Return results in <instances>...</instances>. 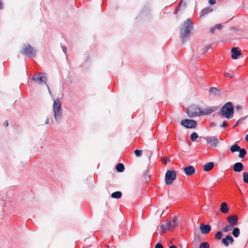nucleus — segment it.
I'll list each match as a JSON object with an SVG mask.
<instances>
[{
	"instance_id": "nucleus-12",
	"label": "nucleus",
	"mask_w": 248,
	"mask_h": 248,
	"mask_svg": "<svg viewBox=\"0 0 248 248\" xmlns=\"http://www.w3.org/2000/svg\"><path fill=\"white\" fill-rule=\"evenodd\" d=\"M229 224L232 227L236 225L238 222V218L236 215H232L227 217Z\"/></svg>"
},
{
	"instance_id": "nucleus-26",
	"label": "nucleus",
	"mask_w": 248,
	"mask_h": 248,
	"mask_svg": "<svg viewBox=\"0 0 248 248\" xmlns=\"http://www.w3.org/2000/svg\"><path fill=\"white\" fill-rule=\"evenodd\" d=\"M160 228L161 229L162 232H164L166 230H169V227L168 223V221L166 222V223L162 224L160 226Z\"/></svg>"
},
{
	"instance_id": "nucleus-35",
	"label": "nucleus",
	"mask_w": 248,
	"mask_h": 248,
	"mask_svg": "<svg viewBox=\"0 0 248 248\" xmlns=\"http://www.w3.org/2000/svg\"><path fill=\"white\" fill-rule=\"evenodd\" d=\"M228 125V123L226 121H224L223 123L220 125V127L221 128H225Z\"/></svg>"
},
{
	"instance_id": "nucleus-2",
	"label": "nucleus",
	"mask_w": 248,
	"mask_h": 248,
	"mask_svg": "<svg viewBox=\"0 0 248 248\" xmlns=\"http://www.w3.org/2000/svg\"><path fill=\"white\" fill-rule=\"evenodd\" d=\"M192 29L193 23L189 19H187L184 22L180 29V35L183 43L187 40Z\"/></svg>"
},
{
	"instance_id": "nucleus-31",
	"label": "nucleus",
	"mask_w": 248,
	"mask_h": 248,
	"mask_svg": "<svg viewBox=\"0 0 248 248\" xmlns=\"http://www.w3.org/2000/svg\"><path fill=\"white\" fill-rule=\"evenodd\" d=\"M222 234H223V233L221 231H218L215 234V238L219 240L221 238V237L222 236Z\"/></svg>"
},
{
	"instance_id": "nucleus-42",
	"label": "nucleus",
	"mask_w": 248,
	"mask_h": 248,
	"mask_svg": "<svg viewBox=\"0 0 248 248\" xmlns=\"http://www.w3.org/2000/svg\"><path fill=\"white\" fill-rule=\"evenodd\" d=\"M45 124H48L49 123V119L48 118H47L46 120L45 121Z\"/></svg>"
},
{
	"instance_id": "nucleus-50",
	"label": "nucleus",
	"mask_w": 248,
	"mask_h": 248,
	"mask_svg": "<svg viewBox=\"0 0 248 248\" xmlns=\"http://www.w3.org/2000/svg\"><path fill=\"white\" fill-rule=\"evenodd\" d=\"M5 124L6 126H7L8 125V123L7 122H6Z\"/></svg>"
},
{
	"instance_id": "nucleus-47",
	"label": "nucleus",
	"mask_w": 248,
	"mask_h": 248,
	"mask_svg": "<svg viewBox=\"0 0 248 248\" xmlns=\"http://www.w3.org/2000/svg\"><path fill=\"white\" fill-rule=\"evenodd\" d=\"M169 248H177L175 246H174V245H172L170 247H169Z\"/></svg>"
},
{
	"instance_id": "nucleus-44",
	"label": "nucleus",
	"mask_w": 248,
	"mask_h": 248,
	"mask_svg": "<svg viewBox=\"0 0 248 248\" xmlns=\"http://www.w3.org/2000/svg\"><path fill=\"white\" fill-rule=\"evenodd\" d=\"M236 109L237 110H239V109H242V107H241L240 106H237L236 107Z\"/></svg>"
},
{
	"instance_id": "nucleus-41",
	"label": "nucleus",
	"mask_w": 248,
	"mask_h": 248,
	"mask_svg": "<svg viewBox=\"0 0 248 248\" xmlns=\"http://www.w3.org/2000/svg\"><path fill=\"white\" fill-rule=\"evenodd\" d=\"M215 29H216V28L215 27H211L210 28V32L212 33H214L215 31Z\"/></svg>"
},
{
	"instance_id": "nucleus-49",
	"label": "nucleus",
	"mask_w": 248,
	"mask_h": 248,
	"mask_svg": "<svg viewBox=\"0 0 248 248\" xmlns=\"http://www.w3.org/2000/svg\"><path fill=\"white\" fill-rule=\"evenodd\" d=\"M162 216H165V213H164V211H163L161 214Z\"/></svg>"
},
{
	"instance_id": "nucleus-25",
	"label": "nucleus",
	"mask_w": 248,
	"mask_h": 248,
	"mask_svg": "<svg viewBox=\"0 0 248 248\" xmlns=\"http://www.w3.org/2000/svg\"><path fill=\"white\" fill-rule=\"evenodd\" d=\"M232 235L235 237H238L240 235V230L238 228H234L232 232Z\"/></svg>"
},
{
	"instance_id": "nucleus-34",
	"label": "nucleus",
	"mask_w": 248,
	"mask_h": 248,
	"mask_svg": "<svg viewBox=\"0 0 248 248\" xmlns=\"http://www.w3.org/2000/svg\"><path fill=\"white\" fill-rule=\"evenodd\" d=\"M247 116H245V117H242L241 118H240L237 121V124H240L241 123V122H242L243 121H244L246 118H247Z\"/></svg>"
},
{
	"instance_id": "nucleus-32",
	"label": "nucleus",
	"mask_w": 248,
	"mask_h": 248,
	"mask_svg": "<svg viewBox=\"0 0 248 248\" xmlns=\"http://www.w3.org/2000/svg\"><path fill=\"white\" fill-rule=\"evenodd\" d=\"M142 151L141 150H135V154L136 156L140 157L141 155Z\"/></svg>"
},
{
	"instance_id": "nucleus-38",
	"label": "nucleus",
	"mask_w": 248,
	"mask_h": 248,
	"mask_svg": "<svg viewBox=\"0 0 248 248\" xmlns=\"http://www.w3.org/2000/svg\"><path fill=\"white\" fill-rule=\"evenodd\" d=\"M224 76L226 77H230V78H233V76L232 75H230V74L229 73H225L224 74Z\"/></svg>"
},
{
	"instance_id": "nucleus-24",
	"label": "nucleus",
	"mask_w": 248,
	"mask_h": 248,
	"mask_svg": "<svg viewBox=\"0 0 248 248\" xmlns=\"http://www.w3.org/2000/svg\"><path fill=\"white\" fill-rule=\"evenodd\" d=\"M238 152H239V154L238 155V157L239 158H244L247 154L246 150L243 148V149L240 148V150H239Z\"/></svg>"
},
{
	"instance_id": "nucleus-33",
	"label": "nucleus",
	"mask_w": 248,
	"mask_h": 248,
	"mask_svg": "<svg viewBox=\"0 0 248 248\" xmlns=\"http://www.w3.org/2000/svg\"><path fill=\"white\" fill-rule=\"evenodd\" d=\"M211 47V45H207L204 48H203V53H206V52H207Z\"/></svg>"
},
{
	"instance_id": "nucleus-27",
	"label": "nucleus",
	"mask_w": 248,
	"mask_h": 248,
	"mask_svg": "<svg viewBox=\"0 0 248 248\" xmlns=\"http://www.w3.org/2000/svg\"><path fill=\"white\" fill-rule=\"evenodd\" d=\"M233 227L230 224L226 225L222 228V230L224 232H227L232 230Z\"/></svg>"
},
{
	"instance_id": "nucleus-54",
	"label": "nucleus",
	"mask_w": 248,
	"mask_h": 248,
	"mask_svg": "<svg viewBox=\"0 0 248 248\" xmlns=\"http://www.w3.org/2000/svg\"><path fill=\"white\" fill-rule=\"evenodd\" d=\"M107 248H109V246H107Z\"/></svg>"
},
{
	"instance_id": "nucleus-29",
	"label": "nucleus",
	"mask_w": 248,
	"mask_h": 248,
	"mask_svg": "<svg viewBox=\"0 0 248 248\" xmlns=\"http://www.w3.org/2000/svg\"><path fill=\"white\" fill-rule=\"evenodd\" d=\"M190 138L192 140L195 141L198 138V135L197 133L193 132L190 135Z\"/></svg>"
},
{
	"instance_id": "nucleus-18",
	"label": "nucleus",
	"mask_w": 248,
	"mask_h": 248,
	"mask_svg": "<svg viewBox=\"0 0 248 248\" xmlns=\"http://www.w3.org/2000/svg\"><path fill=\"white\" fill-rule=\"evenodd\" d=\"M220 211L223 213H227L229 211V208L228 207L227 204L225 202L221 203L220 208Z\"/></svg>"
},
{
	"instance_id": "nucleus-13",
	"label": "nucleus",
	"mask_w": 248,
	"mask_h": 248,
	"mask_svg": "<svg viewBox=\"0 0 248 248\" xmlns=\"http://www.w3.org/2000/svg\"><path fill=\"white\" fill-rule=\"evenodd\" d=\"M185 173L187 176H191L195 172V169L193 166H188L184 169Z\"/></svg>"
},
{
	"instance_id": "nucleus-6",
	"label": "nucleus",
	"mask_w": 248,
	"mask_h": 248,
	"mask_svg": "<svg viewBox=\"0 0 248 248\" xmlns=\"http://www.w3.org/2000/svg\"><path fill=\"white\" fill-rule=\"evenodd\" d=\"M176 173L173 170H167L165 174V182L167 185H171L176 179Z\"/></svg>"
},
{
	"instance_id": "nucleus-22",
	"label": "nucleus",
	"mask_w": 248,
	"mask_h": 248,
	"mask_svg": "<svg viewBox=\"0 0 248 248\" xmlns=\"http://www.w3.org/2000/svg\"><path fill=\"white\" fill-rule=\"evenodd\" d=\"M212 8L210 7L204 8L202 10L201 16L207 14L212 12Z\"/></svg>"
},
{
	"instance_id": "nucleus-40",
	"label": "nucleus",
	"mask_w": 248,
	"mask_h": 248,
	"mask_svg": "<svg viewBox=\"0 0 248 248\" xmlns=\"http://www.w3.org/2000/svg\"><path fill=\"white\" fill-rule=\"evenodd\" d=\"M209 3L210 4H214L216 3V0H209Z\"/></svg>"
},
{
	"instance_id": "nucleus-30",
	"label": "nucleus",
	"mask_w": 248,
	"mask_h": 248,
	"mask_svg": "<svg viewBox=\"0 0 248 248\" xmlns=\"http://www.w3.org/2000/svg\"><path fill=\"white\" fill-rule=\"evenodd\" d=\"M243 181L246 183H248V173L245 172L243 174Z\"/></svg>"
},
{
	"instance_id": "nucleus-45",
	"label": "nucleus",
	"mask_w": 248,
	"mask_h": 248,
	"mask_svg": "<svg viewBox=\"0 0 248 248\" xmlns=\"http://www.w3.org/2000/svg\"><path fill=\"white\" fill-rule=\"evenodd\" d=\"M216 123H214V122H212L211 124V126H212V127H214V126H216Z\"/></svg>"
},
{
	"instance_id": "nucleus-1",
	"label": "nucleus",
	"mask_w": 248,
	"mask_h": 248,
	"mask_svg": "<svg viewBox=\"0 0 248 248\" xmlns=\"http://www.w3.org/2000/svg\"><path fill=\"white\" fill-rule=\"evenodd\" d=\"M215 110V108L209 107L202 110L198 106L191 105L187 108L186 113L190 117H194L211 114Z\"/></svg>"
},
{
	"instance_id": "nucleus-39",
	"label": "nucleus",
	"mask_w": 248,
	"mask_h": 248,
	"mask_svg": "<svg viewBox=\"0 0 248 248\" xmlns=\"http://www.w3.org/2000/svg\"><path fill=\"white\" fill-rule=\"evenodd\" d=\"M62 51L63 52L66 54V51H67V48L66 46H62Z\"/></svg>"
},
{
	"instance_id": "nucleus-10",
	"label": "nucleus",
	"mask_w": 248,
	"mask_h": 248,
	"mask_svg": "<svg viewBox=\"0 0 248 248\" xmlns=\"http://www.w3.org/2000/svg\"><path fill=\"white\" fill-rule=\"evenodd\" d=\"M168 223L169 227V231H172L176 227L178 226V218L174 217L172 220H168Z\"/></svg>"
},
{
	"instance_id": "nucleus-16",
	"label": "nucleus",
	"mask_w": 248,
	"mask_h": 248,
	"mask_svg": "<svg viewBox=\"0 0 248 248\" xmlns=\"http://www.w3.org/2000/svg\"><path fill=\"white\" fill-rule=\"evenodd\" d=\"M232 53V58L233 60H236L238 58V56L241 55V52L239 51L237 47H233L231 50Z\"/></svg>"
},
{
	"instance_id": "nucleus-51",
	"label": "nucleus",
	"mask_w": 248,
	"mask_h": 248,
	"mask_svg": "<svg viewBox=\"0 0 248 248\" xmlns=\"http://www.w3.org/2000/svg\"><path fill=\"white\" fill-rule=\"evenodd\" d=\"M183 3V0H181V2H180V4H182V3Z\"/></svg>"
},
{
	"instance_id": "nucleus-46",
	"label": "nucleus",
	"mask_w": 248,
	"mask_h": 248,
	"mask_svg": "<svg viewBox=\"0 0 248 248\" xmlns=\"http://www.w3.org/2000/svg\"><path fill=\"white\" fill-rule=\"evenodd\" d=\"M168 161V160L167 158H164L163 160V162L164 163H167Z\"/></svg>"
},
{
	"instance_id": "nucleus-4",
	"label": "nucleus",
	"mask_w": 248,
	"mask_h": 248,
	"mask_svg": "<svg viewBox=\"0 0 248 248\" xmlns=\"http://www.w3.org/2000/svg\"><path fill=\"white\" fill-rule=\"evenodd\" d=\"M53 111L55 121L57 123H60L62 120V108L61 101L59 98H57L53 101Z\"/></svg>"
},
{
	"instance_id": "nucleus-15",
	"label": "nucleus",
	"mask_w": 248,
	"mask_h": 248,
	"mask_svg": "<svg viewBox=\"0 0 248 248\" xmlns=\"http://www.w3.org/2000/svg\"><path fill=\"white\" fill-rule=\"evenodd\" d=\"M209 93L213 96H219L221 94V91L216 87H211L209 89Z\"/></svg>"
},
{
	"instance_id": "nucleus-23",
	"label": "nucleus",
	"mask_w": 248,
	"mask_h": 248,
	"mask_svg": "<svg viewBox=\"0 0 248 248\" xmlns=\"http://www.w3.org/2000/svg\"><path fill=\"white\" fill-rule=\"evenodd\" d=\"M122 194L120 191H116L111 194V197L113 198L119 199L121 198Z\"/></svg>"
},
{
	"instance_id": "nucleus-48",
	"label": "nucleus",
	"mask_w": 248,
	"mask_h": 248,
	"mask_svg": "<svg viewBox=\"0 0 248 248\" xmlns=\"http://www.w3.org/2000/svg\"><path fill=\"white\" fill-rule=\"evenodd\" d=\"M245 140L246 141H247L248 142V134L246 136Z\"/></svg>"
},
{
	"instance_id": "nucleus-21",
	"label": "nucleus",
	"mask_w": 248,
	"mask_h": 248,
	"mask_svg": "<svg viewBox=\"0 0 248 248\" xmlns=\"http://www.w3.org/2000/svg\"><path fill=\"white\" fill-rule=\"evenodd\" d=\"M116 169L118 172H122L124 170V165L122 163H118L116 166Z\"/></svg>"
},
{
	"instance_id": "nucleus-14",
	"label": "nucleus",
	"mask_w": 248,
	"mask_h": 248,
	"mask_svg": "<svg viewBox=\"0 0 248 248\" xmlns=\"http://www.w3.org/2000/svg\"><path fill=\"white\" fill-rule=\"evenodd\" d=\"M234 240L231 235H227L225 238H223L221 240V242L225 246H228L229 245V242L230 243L232 244Z\"/></svg>"
},
{
	"instance_id": "nucleus-53",
	"label": "nucleus",
	"mask_w": 248,
	"mask_h": 248,
	"mask_svg": "<svg viewBox=\"0 0 248 248\" xmlns=\"http://www.w3.org/2000/svg\"><path fill=\"white\" fill-rule=\"evenodd\" d=\"M238 124H237V123L235 124V125H234V126H233V127H235L236 126H237Z\"/></svg>"
},
{
	"instance_id": "nucleus-28",
	"label": "nucleus",
	"mask_w": 248,
	"mask_h": 248,
	"mask_svg": "<svg viewBox=\"0 0 248 248\" xmlns=\"http://www.w3.org/2000/svg\"><path fill=\"white\" fill-rule=\"evenodd\" d=\"M210 246L208 242H204L201 243L199 248H209Z\"/></svg>"
},
{
	"instance_id": "nucleus-52",
	"label": "nucleus",
	"mask_w": 248,
	"mask_h": 248,
	"mask_svg": "<svg viewBox=\"0 0 248 248\" xmlns=\"http://www.w3.org/2000/svg\"><path fill=\"white\" fill-rule=\"evenodd\" d=\"M46 86H47V89H48V91H49V92L50 93V91H49V87L48 86V85H46Z\"/></svg>"
},
{
	"instance_id": "nucleus-19",
	"label": "nucleus",
	"mask_w": 248,
	"mask_h": 248,
	"mask_svg": "<svg viewBox=\"0 0 248 248\" xmlns=\"http://www.w3.org/2000/svg\"><path fill=\"white\" fill-rule=\"evenodd\" d=\"M214 167V163L213 162H208L206 163L203 166V170L205 171L210 170Z\"/></svg>"
},
{
	"instance_id": "nucleus-43",
	"label": "nucleus",
	"mask_w": 248,
	"mask_h": 248,
	"mask_svg": "<svg viewBox=\"0 0 248 248\" xmlns=\"http://www.w3.org/2000/svg\"><path fill=\"white\" fill-rule=\"evenodd\" d=\"M3 9V4L1 0H0V9Z\"/></svg>"
},
{
	"instance_id": "nucleus-11",
	"label": "nucleus",
	"mask_w": 248,
	"mask_h": 248,
	"mask_svg": "<svg viewBox=\"0 0 248 248\" xmlns=\"http://www.w3.org/2000/svg\"><path fill=\"white\" fill-rule=\"evenodd\" d=\"M199 229L202 234H206L209 233L211 231V227L209 225L201 224Z\"/></svg>"
},
{
	"instance_id": "nucleus-8",
	"label": "nucleus",
	"mask_w": 248,
	"mask_h": 248,
	"mask_svg": "<svg viewBox=\"0 0 248 248\" xmlns=\"http://www.w3.org/2000/svg\"><path fill=\"white\" fill-rule=\"evenodd\" d=\"M204 139L207 143L213 147H217L219 143V139L216 137H206Z\"/></svg>"
},
{
	"instance_id": "nucleus-37",
	"label": "nucleus",
	"mask_w": 248,
	"mask_h": 248,
	"mask_svg": "<svg viewBox=\"0 0 248 248\" xmlns=\"http://www.w3.org/2000/svg\"><path fill=\"white\" fill-rule=\"evenodd\" d=\"M155 248H163V246L161 244L158 243L155 245Z\"/></svg>"
},
{
	"instance_id": "nucleus-5",
	"label": "nucleus",
	"mask_w": 248,
	"mask_h": 248,
	"mask_svg": "<svg viewBox=\"0 0 248 248\" xmlns=\"http://www.w3.org/2000/svg\"><path fill=\"white\" fill-rule=\"evenodd\" d=\"M32 79L39 84L46 85L47 77L45 73H41L38 75H34L33 76Z\"/></svg>"
},
{
	"instance_id": "nucleus-36",
	"label": "nucleus",
	"mask_w": 248,
	"mask_h": 248,
	"mask_svg": "<svg viewBox=\"0 0 248 248\" xmlns=\"http://www.w3.org/2000/svg\"><path fill=\"white\" fill-rule=\"evenodd\" d=\"M216 29L221 30L222 29V25L220 24L216 25L215 26Z\"/></svg>"
},
{
	"instance_id": "nucleus-9",
	"label": "nucleus",
	"mask_w": 248,
	"mask_h": 248,
	"mask_svg": "<svg viewBox=\"0 0 248 248\" xmlns=\"http://www.w3.org/2000/svg\"><path fill=\"white\" fill-rule=\"evenodd\" d=\"M181 125L187 128H193L197 126V122L193 120L185 119L181 122Z\"/></svg>"
},
{
	"instance_id": "nucleus-17",
	"label": "nucleus",
	"mask_w": 248,
	"mask_h": 248,
	"mask_svg": "<svg viewBox=\"0 0 248 248\" xmlns=\"http://www.w3.org/2000/svg\"><path fill=\"white\" fill-rule=\"evenodd\" d=\"M243 165L241 162H237L233 166V170L234 171L239 172L243 170Z\"/></svg>"
},
{
	"instance_id": "nucleus-7",
	"label": "nucleus",
	"mask_w": 248,
	"mask_h": 248,
	"mask_svg": "<svg viewBox=\"0 0 248 248\" xmlns=\"http://www.w3.org/2000/svg\"><path fill=\"white\" fill-rule=\"evenodd\" d=\"M22 53L29 57L35 56V50L29 45H25L23 47Z\"/></svg>"
},
{
	"instance_id": "nucleus-3",
	"label": "nucleus",
	"mask_w": 248,
	"mask_h": 248,
	"mask_svg": "<svg viewBox=\"0 0 248 248\" xmlns=\"http://www.w3.org/2000/svg\"><path fill=\"white\" fill-rule=\"evenodd\" d=\"M233 112L234 110L232 103L228 102L221 108L219 114L222 118L230 119L233 117Z\"/></svg>"
},
{
	"instance_id": "nucleus-20",
	"label": "nucleus",
	"mask_w": 248,
	"mask_h": 248,
	"mask_svg": "<svg viewBox=\"0 0 248 248\" xmlns=\"http://www.w3.org/2000/svg\"><path fill=\"white\" fill-rule=\"evenodd\" d=\"M240 148V147L237 144H235L231 147L230 151L232 153H234L236 152H238Z\"/></svg>"
}]
</instances>
